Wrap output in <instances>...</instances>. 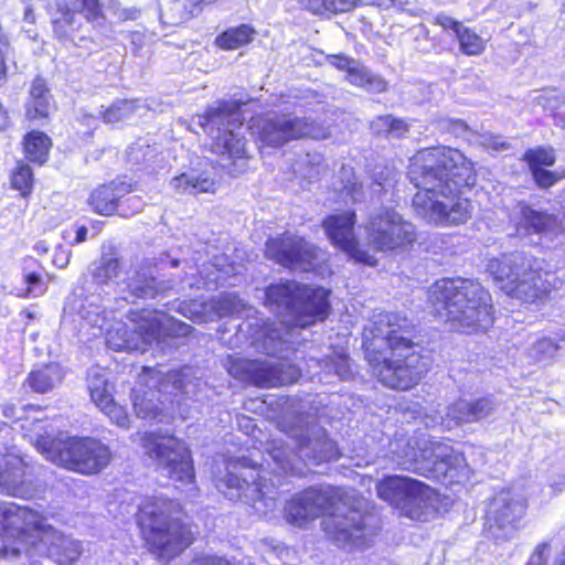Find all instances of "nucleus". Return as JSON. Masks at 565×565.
Instances as JSON below:
<instances>
[{"label":"nucleus","mask_w":565,"mask_h":565,"mask_svg":"<svg viewBox=\"0 0 565 565\" xmlns=\"http://www.w3.org/2000/svg\"><path fill=\"white\" fill-rule=\"evenodd\" d=\"M36 268H41V266L35 258L23 259V281L26 285L24 296L29 298L40 297L47 290V282Z\"/></svg>","instance_id":"obj_42"},{"label":"nucleus","mask_w":565,"mask_h":565,"mask_svg":"<svg viewBox=\"0 0 565 565\" xmlns=\"http://www.w3.org/2000/svg\"><path fill=\"white\" fill-rule=\"evenodd\" d=\"M321 161L322 159L320 154L307 153L300 161L296 163L295 173L308 180L317 179L322 171Z\"/></svg>","instance_id":"obj_49"},{"label":"nucleus","mask_w":565,"mask_h":565,"mask_svg":"<svg viewBox=\"0 0 565 565\" xmlns=\"http://www.w3.org/2000/svg\"><path fill=\"white\" fill-rule=\"evenodd\" d=\"M498 407L492 396H483L475 399H458L448 406L445 425L448 428L463 423H476L491 416Z\"/></svg>","instance_id":"obj_25"},{"label":"nucleus","mask_w":565,"mask_h":565,"mask_svg":"<svg viewBox=\"0 0 565 565\" xmlns=\"http://www.w3.org/2000/svg\"><path fill=\"white\" fill-rule=\"evenodd\" d=\"M438 128L455 136H462L468 131V125L461 119L441 117L437 120Z\"/></svg>","instance_id":"obj_59"},{"label":"nucleus","mask_w":565,"mask_h":565,"mask_svg":"<svg viewBox=\"0 0 565 565\" xmlns=\"http://www.w3.org/2000/svg\"><path fill=\"white\" fill-rule=\"evenodd\" d=\"M53 107V96L45 79L40 76L35 77L31 83L25 102L26 118L31 120L47 118Z\"/></svg>","instance_id":"obj_32"},{"label":"nucleus","mask_w":565,"mask_h":565,"mask_svg":"<svg viewBox=\"0 0 565 565\" xmlns=\"http://www.w3.org/2000/svg\"><path fill=\"white\" fill-rule=\"evenodd\" d=\"M532 100L544 110H553L562 104L561 95L554 88L543 89L536 93Z\"/></svg>","instance_id":"obj_56"},{"label":"nucleus","mask_w":565,"mask_h":565,"mask_svg":"<svg viewBox=\"0 0 565 565\" xmlns=\"http://www.w3.org/2000/svg\"><path fill=\"white\" fill-rule=\"evenodd\" d=\"M356 215L353 211L332 214L322 223L324 232L332 244L351 259L369 266H375L376 257L362 248L354 233Z\"/></svg>","instance_id":"obj_20"},{"label":"nucleus","mask_w":565,"mask_h":565,"mask_svg":"<svg viewBox=\"0 0 565 565\" xmlns=\"http://www.w3.org/2000/svg\"><path fill=\"white\" fill-rule=\"evenodd\" d=\"M299 4L315 14L328 13V0H299Z\"/></svg>","instance_id":"obj_64"},{"label":"nucleus","mask_w":565,"mask_h":565,"mask_svg":"<svg viewBox=\"0 0 565 565\" xmlns=\"http://www.w3.org/2000/svg\"><path fill=\"white\" fill-rule=\"evenodd\" d=\"M371 131L385 138H403L409 131V125L393 115L377 116L371 121Z\"/></svg>","instance_id":"obj_41"},{"label":"nucleus","mask_w":565,"mask_h":565,"mask_svg":"<svg viewBox=\"0 0 565 565\" xmlns=\"http://www.w3.org/2000/svg\"><path fill=\"white\" fill-rule=\"evenodd\" d=\"M143 370L150 375L152 383H147L150 390L153 387L157 388L158 393H167L170 395L193 394L191 367H183L181 370L171 371L163 377H160V373L154 369L145 367Z\"/></svg>","instance_id":"obj_30"},{"label":"nucleus","mask_w":565,"mask_h":565,"mask_svg":"<svg viewBox=\"0 0 565 565\" xmlns=\"http://www.w3.org/2000/svg\"><path fill=\"white\" fill-rule=\"evenodd\" d=\"M310 362L315 363L316 366L320 367V381L327 383L334 380H348L352 375L351 362L349 354L343 348L334 349L330 354L323 359L310 358Z\"/></svg>","instance_id":"obj_33"},{"label":"nucleus","mask_w":565,"mask_h":565,"mask_svg":"<svg viewBox=\"0 0 565 565\" xmlns=\"http://www.w3.org/2000/svg\"><path fill=\"white\" fill-rule=\"evenodd\" d=\"M98 408L117 426L122 428L129 426V417L126 409L115 403L114 398L102 404Z\"/></svg>","instance_id":"obj_53"},{"label":"nucleus","mask_w":565,"mask_h":565,"mask_svg":"<svg viewBox=\"0 0 565 565\" xmlns=\"http://www.w3.org/2000/svg\"><path fill=\"white\" fill-rule=\"evenodd\" d=\"M435 311L454 331H487L494 321L491 295L480 282L466 278L437 280L428 291Z\"/></svg>","instance_id":"obj_5"},{"label":"nucleus","mask_w":565,"mask_h":565,"mask_svg":"<svg viewBox=\"0 0 565 565\" xmlns=\"http://www.w3.org/2000/svg\"><path fill=\"white\" fill-rule=\"evenodd\" d=\"M255 34V30L248 24H241L236 28H230L216 38V44L223 50H236L249 43Z\"/></svg>","instance_id":"obj_44"},{"label":"nucleus","mask_w":565,"mask_h":565,"mask_svg":"<svg viewBox=\"0 0 565 565\" xmlns=\"http://www.w3.org/2000/svg\"><path fill=\"white\" fill-rule=\"evenodd\" d=\"M365 358L371 374L384 386L406 391L427 373V358L414 348V326L394 312L373 316L364 329Z\"/></svg>","instance_id":"obj_3"},{"label":"nucleus","mask_w":565,"mask_h":565,"mask_svg":"<svg viewBox=\"0 0 565 565\" xmlns=\"http://www.w3.org/2000/svg\"><path fill=\"white\" fill-rule=\"evenodd\" d=\"M136 109V102L134 100H117L102 113L105 122H118L128 118Z\"/></svg>","instance_id":"obj_51"},{"label":"nucleus","mask_w":565,"mask_h":565,"mask_svg":"<svg viewBox=\"0 0 565 565\" xmlns=\"http://www.w3.org/2000/svg\"><path fill=\"white\" fill-rule=\"evenodd\" d=\"M0 492L22 499L34 498L39 492L32 468L21 457H7L0 470Z\"/></svg>","instance_id":"obj_21"},{"label":"nucleus","mask_w":565,"mask_h":565,"mask_svg":"<svg viewBox=\"0 0 565 565\" xmlns=\"http://www.w3.org/2000/svg\"><path fill=\"white\" fill-rule=\"evenodd\" d=\"M170 186L178 194L214 192L215 182L206 172L189 170L170 180Z\"/></svg>","instance_id":"obj_36"},{"label":"nucleus","mask_w":565,"mask_h":565,"mask_svg":"<svg viewBox=\"0 0 565 565\" xmlns=\"http://www.w3.org/2000/svg\"><path fill=\"white\" fill-rule=\"evenodd\" d=\"M11 183L23 196L29 194L33 185V172L30 166L19 162L11 175Z\"/></svg>","instance_id":"obj_50"},{"label":"nucleus","mask_w":565,"mask_h":565,"mask_svg":"<svg viewBox=\"0 0 565 565\" xmlns=\"http://www.w3.org/2000/svg\"><path fill=\"white\" fill-rule=\"evenodd\" d=\"M520 228L529 234L554 237L563 231L562 220L554 213L536 210L526 203L519 204Z\"/></svg>","instance_id":"obj_26"},{"label":"nucleus","mask_w":565,"mask_h":565,"mask_svg":"<svg viewBox=\"0 0 565 565\" xmlns=\"http://www.w3.org/2000/svg\"><path fill=\"white\" fill-rule=\"evenodd\" d=\"M87 387L90 398L97 407L113 399V386L108 382L107 373L98 366L88 371Z\"/></svg>","instance_id":"obj_40"},{"label":"nucleus","mask_w":565,"mask_h":565,"mask_svg":"<svg viewBox=\"0 0 565 565\" xmlns=\"http://www.w3.org/2000/svg\"><path fill=\"white\" fill-rule=\"evenodd\" d=\"M364 230L367 244L375 252L405 253L417 239L415 225L390 207L372 213Z\"/></svg>","instance_id":"obj_14"},{"label":"nucleus","mask_w":565,"mask_h":565,"mask_svg":"<svg viewBox=\"0 0 565 565\" xmlns=\"http://www.w3.org/2000/svg\"><path fill=\"white\" fill-rule=\"evenodd\" d=\"M134 407L137 416L142 418L154 417L158 411V406L151 404V399L146 401L139 396L135 397Z\"/></svg>","instance_id":"obj_62"},{"label":"nucleus","mask_w":565,"mask_h":565,"mask_svg":"<svg viewBox=\"0 0 565 565\" xmlns=\"http://www.w3.org/2000/svg\"><path fill=\"white\" fill-rule=\"evenodd\" d=\"M551 544L547 542L540 543L533 551L527 565H547L550 557Z\"/></svg>","instance_id":"obj_61"},{"label":"nucleus","mask_w":565,"mask_h":565,"mask_svg":"<svg viewBox=\"0 0 565 565\" xmlns=\"http://www.w3.org/2000/svg\"><path fill=\"white\" fill-rule=\"evenodd\" d=\"M129 319L135 322L132 328L120 327L109 331L107 345L115 351H146L156 344L164 349L169 340L186 337L193 328L175 318L161 312L143 309L130 312Z\"/></svg>","instance_id":"obj_8"},{"label":"nucleus","mask_w":565,"mask_h":565,"mask_svg":"<svg viewBox=\"0 0 565 565\" xmlns=\"http://www.w3.org/2000/svg\"><path fill=\"white\" fill-rule=\"evenodd\" d=\"M328 296L324 288H311L294 280L270 285L266 290V305L278 316V321L255 318L239 329L246 331L250 345L257 351L282 356L296 343L298 328L327 318Z\"/></svg>","instance_id":"obj_2"},{"label":"nucleus","mask_w":565,"mask_h":565,"mask_svg":"<svg viewBox=\"0 0 565 565\" xmlns=\"http://www.w3.org/2000/svg\"><path fill=\"white\" fill-rule=\"evenodd\" d=\"M78 13L87 22H96L103 17L99 0H56L51 22L54 36L66 46L84 47L90 42L87 36H77L82 28Z\"/></svg>","instance_id":"obj_16"},{"label":"nucleus","mask_w":565,"mask_h":565,"mask_svg":"<svg viewBox=\"0 0 565 565\" xmlns=\"http://www.w3.org/2000/svg\"><path fill=\"white\" fill-rule=\"evenodd\" d=\"M345 79L350 84L361 87L369 93L379 94L387 89V82L359 61L350 68L349 74L345 75Z\"/></svg>","instance_id":"obj_39"},{"label":"nucleus","mask_w":565,"mask_h":565,"mask_svg":"<svg viewBox=\"0 0 565 565\" xmlns=\"http://www.w3.org/2000/svg\"><path fill=\"white\" fill-rule=\"evenodd\" d=\"M548 483L555 492L565 488V449H557L546 460Z\"/></svg>","instance_id":"obj_46"},{"label":"nucleus","mask_w":565,"mask_h":565,"mask_svg":"<svg viewBox=\"0 0 565 565\" xmlns=\"http://www.w3.org/2000/svg\"><path fill=\"white\" fill-rule=\"evenodd\" d=\"M526 511V500L511 490L499 492L489 503L486 526L495 541L510 539Z\"/></svg>","instance_id":"obj_19"},{"label":"nucleus","mask_w":565,"mask_h":565,"mask_svg":"<svg viewBox=\"0 0 565 565\" xmlns=\"http://www.w3.org/2000/svg\"><path fill=\"white\" fill-rule=\"evenodd\" d=\"M391 460L401 469L440 482L458 483L469 477V468L462 454L448 444L426 436H396L388 447Z\"/></svg>","instance_id":"obj_6"},{"label":"nucleus","mask_w":565,"mask_h":565,"mask_svg":"<svg viewBox=\"0 0 565 565\" xmlns=\"http://www.w3.org/2000/svg\"><path fill=\"white\" fill-rule=\"evenodd\" d=\"M523 159L527 162L530 171L535 169H543L555 163V154L552 148H535L530 149L524 153Z\"/></svg>","instance_id":"obj_48"},{"label":"nucleus","mask_w":565,"mask_h":565,"mask_svg":"<svg viewBox=\"0 0 565 565\" xmlns=\"http://www.w3.org/2000/svg\"><path fill=\"white\" fill-rule=\"evenodd\" d=\"M376 489L381 499L412 520L427 521L437 511L435 491L413 478L388 476L377 483Z\"/></svg>","instance_id":"obj_13"},{"label":"nucleus","mask_w":565,"mask_h":565,"mask_svg":"<svg viewBox=\"0 0 565 565\" xmlns=\"http://www.w3.org/2000/svg\"><path fill=\"white\" fill-rule=\"evenodd\" d=\"M358 2L381 6L380 0H328V13H342L352 10Z\"/></svg>","instance_id":"obj_58"},{"label":"nucleus","mask_w":565,"mask_h":565,"mask_svg":"<svg viewBox=\"0 0 565 565\" xmlns=\"http://www.w3.org/2000/svg\"><path fill=\"white\" fill-rule=\"evenodd\" d=\"M228 373L242 381L259 387H276L297 381L300 372L297 367L286 366L281 361L234 359L230 362Z\"/></svg>","instance_id":"obj_18"},{"label":"nucleus","mask_w":565,"mask_h":565,"mask_svg":"<svg viewBox=\"0 0 565 565\" xmlns=\"http://www.w3.org/2000/svg\"><path fill=\"white\" fill-rule=\"evenodd\" d=\"M266 257L295 271H312L324 260V253L302 236L284 233L266 242Z\"/></svg>","instance_id":"obj_17"},{"label":"nucleus","mask_w":565,"mask_h":565,"mask_svg":"<svg viewBox=\"0 0 565 565\" xmlns=\"http://www.w3.org/2000/svg\"><path fill=\"white\" fill-rule=\"evenodd\" d=\"M215 486L227 499L243 500L260 515H267L276 507L271 486L247 457L230 461L226 473L215 480Z\"/></svg>","instance_id":"obj_10"},{"label":"nucleus","mask_w":565,"mask_h":565,"mask_svg":"<svg viewBox=\"0 0 565 565\" xmlns=\"http://www.w3.org/2000/svg\"><path fill=\"white\" fill-rule=\"evenodd\" d=\"M64 379L63 367L58 363H47L34 367L25 384L35 393L44 394L54 390Z\"/></svg>","instance_id":"obj_37"},{"label":"nucleus","mask_w":565,"mask_h":565,"mask_svg":"<svg viewBox=\"0 0 565 565\" xmlns=\"http://www.w3.org/2000/svg\"><path fill=\"white\" fill-rule=\"evenodd\" d=\"M213 302L210 300L194 299L190 302H182L179 311L196 323H204L214 320Z\"/></svg>","instance_id":"obj_45"},{"label":"nucleus","mask_w":565,"mask_h":565,"mask_svg":"<svg viewBox=\"0 0 565 565\" xmlns=\"http://www.w3.org/2000/svg\"><path fill=\"white\" fill-rule=\"evenodd\" d=\"M253 135L263 146L279 148L302 138L324 139L328 128L306 116L270 111L253 120Z\"/></svg>","instance_id":"obj_11"},{"label":"nucleus","mask_w":565,"mask_h":565,"mask_svg":"<svg viewBox=\"0 0 565 565\" xmlns=\"http://www.w3.org/2000/svg\"><path fill=\"white\" fill-rule=\"evenodd\" d=\"M132 191V185L124 181H113L94 189L87 200L88 205L95 213L111 215L125 202L124 196Z\"/></svg>","instance_id":"obj_27"},{"label":"nucleus","mask_w":565,"mask_h":565,"mask_svg":"<svg viewBox=\"0 0 565 565\" xmlns=\"http://www.w3.org/2000/svg\"><path fill=\"white\" fill-rule=\"evenodd\" d=\"M561 353L558 342L543 338L536 341L532 348V355L540 362L548 361Z\"/></svg>","instance_id":"obj_52"},{"label":"nucleus","mask_w":565,"mask_h":565,"mask_svg":"<svg viewBox=\"0 0 565 565\" xmlns=\"http://www.w3.org/2000/svg\"><path fill=\"white\" fill-rule=\"evenodd\" d=\"M0 522L12 529L34 527L44 530L43 520L36 512L15 503L0 505Z\"/></svg>","instance_id":"obj_35"},{"label":"nucleus","mask_w":565,"mask_h":565,"mask_svg":"<svg viewBox=\"0 0 565 565\" xmlns=\"http://www.w3.org/2000/svg\"><path fill=\"white\" fill-rule=\"evenodd\" d=\"M531 173L537 186L543 189L554 185L562 178L561 174L544 168L531 170Z\"/></svg>","instance_id":"obj_60"},{"label":"nucleus","mask_w":565,"mask_h":565,"mask_svg":"<svg viewBox=\"0 0 565 565\" xmlns=\"http://www.w3.org/2000/svg\"><path fill=\"white\" fill-rule=\"evenodd\" d=\"M545 276H550L545 274ZM551 290V282L540 271L533 270L531 260L529 266L521 273L518 281H514L508 295L524 302H535L544 298Z\"/></svg>","instance_id":"obj_29"},{"label":"nucleus","mask_w":565,"mask_h":565,"mask_svg":"<svg viewBox=\"0 0 565 565\" xmlns=\"http://www.w3.org/2000/svg\"><path fill=\"white\" fill-rule=\"evenodd\" d=\"M121 268L119 259L111 256L103 255L98 264L92 269V280L87 276H83L78 285L85 284L86 286H93L95 291L98 292L99 287L108 285L110 282H118Z\"/></svg>","instance_id":"obj_38"},{"label":"nucleus","mask_w":565,"mask_h":565,"mask_svg":"<svg viewBox=\"0 0 565 565\" xmlns=\"http://www.w3.org/2000/svg\"><path fill=\"white\" fill-rule=\"evenodd\" d=\"M434 23L445 30H452L460 46V51L466 55H479L484 50V41L475 31L465 26L461 22L446 15L438 14L434 18Z\"/></svg>","instance_id":"obj_31"},{"label":"nucleus","mask_w":565,"mask_h":565,"mask_svg":"<svg viewBox=\"0 0 565 565\" xmlns=\"http://www.w3.org/2000/svg\"><path fill=\"white\" fill-rule=\"evenodd\" d=\"M408 178L418 189L413 198L418 217L435 225H460L470 218L472 206L462 191L472 188L477 177L472 162L458 149L438 146L418 151Z\"/></svg>","instance_id":"obj_1"},{"label":"nucleus","mask_w":565,"mask_h":565,"mask_svg":"<svg viewBox=\"0 0 565 565\" xmlns=\"http://www.w3.org/2000/svg\"><path fill=\"white\" fill-rule=\"evenodd\" d=\"M214 319L241 313L245 309L244 301L235 294H222L212 298Z\"/></svg>","instance_id":"obj_47"},{"label":"nucleus","mask_w":565,"mask_h":565,"mask_svg":"<svg viewBox=\"0 0 565 565\" xmlns=\"http://www.w3.org/2000/svg\"><path fill=\"white\" fill-rule=\"evenodd\" d=\"M180 515V504L162 495L147 497L139 504L138 524L150 551L162 561L175 557L193 541Z\"/></svg>","instance_id":"obj_7"},{"label":"nucleus","mask_w":565,"mask_h":565,"mask_svg":"<svg viewBox=\"0 0 565 565\" xmlns=\"http://www.w3.org/2000/svg\"><path fill=\"white\" fill-rule=\"evenodd\" d=\"M47 543V554L60 565L74 564L83 553L79 541L52 530L45 539Z\"/></svg>","instance_id":"obj_34"},{"label":"nucleus","mask_w":565,"mask_h":565,"mask_svg":"<svg viewBox=\"0 0 565 565\" xmlns=\"http://www.w3.org/2000/svg\"><path fill=\"white\" fill-rule=\"evenodd\" d=\"M526 266H529V258L516 252L491 259L487 265V271L498 286L508 292Z\"/></svg>","instance_id":"obj_28"},{"label":"nucleus","mask_w":565,"mask_h":565,"mask_svg":"<svg viewBox=\"0 0 565 565\" xmlns=\"http://www.w3.org/2000/svg\"><path fill=\"white\" fill-rule=\"evenodd\" d=\"M34 445L47 460L84 475L99 472L110 460L108 447L92 438L61 439L46 435L38 437Z\"/></svg>","instance_id":"obj_9"},{"label":"nucleus","mask_w":565,"mask_h":565,"mask_svg":"<svg viewBox=\"0 0 565 565\" xmlns=\"http://www.w3.org/2000/svg\"><path fill=\"white\" fill-rule=\"evenodd\" d=\"M199 124L214 140L213 148L218 154L243 158L245 139L239 130L243 125L241 104L237 100H217L210 106Z\"/></svg>","instance_id":"obj_12"},{"label":"nucleus","mask_w":565,"mask_h":565,"mask_svg":"<svg viewBox=\"0 0 565 565\" xmlns=\"http://www.w3.org/2000/svg\"><path fill=\"white\" fill-rule=\"evenodd\" d=\"M151 266V262L147 260L139 268L127 274V277L121 281V285L125 286L121 291L127 292L126 300L154 298L173 288L174 280L160 279L154 275Z\"/></svg>","instance_id":"obj_22"},{"label":"nucleus","mask_w":565,"mask_h":565,"mask_svg":"<svg viewBox=\"0 0 565 565\" xmlns=\"http://www.w3.org/2000/svg\"><path fill=\"white\" fill-rule=\"evenodd\" d=\"M51 146V139L44 132L36 130L26 134L23 140L26 158L39 164L46 161Z\"/></svg>","instance_id":"obj_43"},{"label":"nucleus","mask_w":565,"mask_h":565,"mask_svg":"<svg viewBox=\"0 0 565 565\" xmlns=\"http://www.w3.org/2000/svg\"><path fill=\"white\" fill-rule=\"evenodd\" d=\"M64 310L71 315H77L92 327L102 328L104 309L100 294L93 286L77 285L73 294L67 298Z\"/></svg>","instance_id":"obj_24"},{"label":"nucleus","mask_w":565,"mask_h":565,"mask_svg":"<svg viewBox=\"0 0 565 565\" xmlns=\"http://www.w3.org/2000/svg\"><path fill=\"white\" fill-rule=\"evenodd\" d=\"M348 494L341 488L331 486L310 487L291 497L285 505V519L288 523L305 527L316 519L326 516L322 527L326 534L339 546L362 547L375 534L369 525L372 516L347 507Z\"/></svg>","instance_id":"obj_4"},{"label":"nucleus","mask_w":565,"mask_h":565,"mask_svg":"<svg viewBox=\"0 0 565 565\" xmlns=\"http://www.w3.org/2000/svg\"><path fill=\"white\" fill-rule=\"evenodd\" d=\"M396 171L388 167H379L373 173L374 183L380 188L377 191H386L396 181Z\"/></svg>","instance_id":"obj_57"},{"label":"nucleus","mask_w":565,"mask_h":565,"mask_svg":"<svg viewBox=\"0 0 565 565\" xmlns=\"http://www.w3.org/2000/svg\"><path fill=\"white\" fill-rule=\"evenodd\" d=\"M294 438L299 456L315 465L334 460L339 456L335 443L328 437L326 429L318 425L308 426Z\"/></svg>","instance_id":"obj_23"},{"label":"nucleus","mask_w":565,"mask_h":565,"mask_svg":"<svg viewBox=\"0 0 565 565\" xmlns=\"http://www.w3.org/2000/svg\"><path fill=\"white\" fill-rule=\"evenodd\" d=\"M156 149L149 145L137 142L129 147L127 151V158L129 162L135 164H143L148 163L156 156Z\"/></svg>","instance_id":"obj_54"},{"label":"nucleus","mask_w":565,"mask_h":565,"mask_svg":"<svg viewBox=\"0 0 565 565\" xmlns=\"http://www.w3.org/2000/svg\"><path fill=\"white\" fill-rule=\"evenodd\" d=\"M327 61L330 65L334 66L340 71H344L347 74H349L350 68H352V66L355 65L356 62V60L344 54L328 55Z\"/></svg>","instance_id":"obj_63"},{"label":"nucleus","mask_w":565,"mask_h":565,"mask_svg":"<svg viewBox=\"0 0 565 565\" xmlns=\"http://www.w3.org/2000/svg\"><path fill=\"white\" fill-rule=\"evenodd\" d=\"M146 454L156 460L157 469L169 479L190 484L194 481L191 454L185 444L173 436L147 434L143 438Z\"/></svg>","instance_id":"obj_15"},{"label":"nucleus","mask_w":565,"mask_h":565,"mask_svg":"<svg viewBox=\"0 0 565 565\" xmlns=\"http://www.w3.org/2000/svg\"><path fill=\"white\" fill-rule=\"evenodd\" d=\"M476 141L483 148L494 152L505 151L511 148L510 142H508L502 136L494 135L489 131L478 134Z\"/></svg>","instance_id":"obj_55"}]
</instances>
